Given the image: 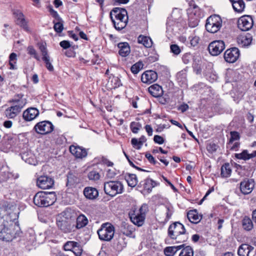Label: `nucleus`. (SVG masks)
<instances>
[{
	"instance_id": "nucleus-1",
	"label": "nucleus",
	"mask_w": 256,
	"mask_h": 256,
	"mask_svg": "<svg viewBox=\"0 0 256 256\" xmlns=\"http://www.w3.org/2000/svg\"><path fill=\"white\" fill-rule=\"evenodd\" d=\"M110 18L114 28L118 30L124 28L128 22V12L126 9L114 8L110 12Z\"/></svg>"
},
{
	"instance_id": "nucleus-2",
	"label": "nucleus",
	"mask_w": 256,
	"mask_h": 256,
	"mask_svg": "<svg viewBox=\"0 0 256 256\" xmlns=\"http://www.w3.org/2000/svg\"><path fill=\"white\" fill-rule=\"evenodd\" d=\"M148 210L146 204H143L140 208H132L128 213L131 222L135 225L140 226L144 224L146 214Z\"/></svg>"
},
{
	"instance_id": "nucleus-3",
	"label": "nucleus",
	"mask_w": 256,
	"mask_h": 256,
	"mask_svg": "<svg viewBox=\"0 0 256 256\" xmlns=\"http://www.w3.org/2000/svg\"><path fill=\"white\" fill-rule=\"evenodd\" d=\"M56 197L54 192H40L36 194L33 201L39 207H47L52 205L56 201Z\"/></svg>"
},
{
	"instance_id": "nucleus-4",
	"label": "nucleus",
	"mask_w": 256,
	"mask_h": 256,
	"mask_svg": "<svg viewBox=\"0 0 256 256\" xmlns=\"http://www.w3.org/2000/svg\"><path fill=\"white\" fill-rule=\"evenodd\" d=\"M222 24V21L220 16L218 14H213L206 19V29L208 32L214 34L220 30Z\"/></svg>"
},
{
	"instance_id": "nucleus-5",
	"label": "nucleus",
	"mask_w": 256,
	"mask_h": 256,
	"mask_svg": "<svg viewBox=\"0 0 256 256\" xmlns=\"http://www.w3.org/2000/svg\"><path fill=\"white\" fill-rule=\"evenodd\" d=\"M105 193L111 196L122 194L124 191V186L120 181H109L104 183Z\"/></svg>"
},
{
	"instance_id": "nucleus-6",
	"label": "nucleus",
	"mask_w": 256,
	"mask_h": 256,
	"mask_svg": "<svg viewBox=\"0 0 256 256\" xmlns=\"http://www.w3.org/2000/svg\"><path fill=\"white\" fill-rule=\"evenodd\" d=\"M114 232V226L108 222L102 224L100 228L97 232L100 240L108 242L113 238Z\"/></svg>"
},
{
	"instance_id": "nucleus-7",
	"label": "nucleus",
	"mask_w": 256,
	"mask_h": 256,
	"mask_svg": "<svg viewBox=\"0 0 256 256\" xmlns=\"http://www.w3.org/2000/svg\"><path fill=\"white\" fill-rule=\"evenodd\" d=\"M54 129V126L50 122L44 120L38 122L33 130L38 134L46 135L52 132Z\"/></svg>"
},
{
	"instance_id": "nucleus-8",
	"label": "nucleus",
	"mask_w": 256,
	"mask_h": 256,
	"mask_svg": "<svg viewBox=\"0 0 256 256\" xmlns=\"http://www.w3.org/2000/svg\"><path fill=\"white\" fill-rule=\"evenodd\" d=\"M14 14L16 18V24L19 26L24 31L30 32L31 30L28 24V22L25 18L23 13L20 10H16L14 12Z\"/></svg>"
},
{
	"instance_id": "nucleus-9",
	"label": "nucleus",
	"mask_w": 256,
	"mask_h": 256,
	"mask_svg": "<svg viewBox=\"0 0 256 256\" xmlns=\"http://www.w3.org/2000/svg\"><path fill=\"white\" fill-rule=\"evenodd\" d=\"M225 48L224 41L218 40L210 42L208 46V50L212 56H216L220 54Z\"/></svg>"
},
{
	"instance_id": "nucleus-10",
	"label": "nucleus",
	"mask_w": 256,
	"mask_h": 256,
	"mask_svg": "<svg viewBox=\"0 0 256 256\" xmlns=\"http://www.w3.org/2000/svg\"><path fill=\"white\" fill-rule=\"evenodd\" d=\"M253 26V20L250 16H244L238 18V27L242 31H248Z\"/></svg>"
},
{
	"instance_id": "nucleus-11",
	"label": "nucleus",
	"mask_w": 256,
	"mask_h": 256,
	"mask_svg": "<svg viewBox=\"0 0 256 256\" xmlns=\"http://www.w3.org/2000/svg\"><path fill=\"white\" fill-rule=\"evenodd\" d=\"M255 182L253 179L245 178L240 183V192L244 195L250 194L254 190Z\"/></svg>"
},
{
	"instance_id": "nucleus-12",
	"label": "nucleus",
	"mask_w": 256,
	"mask_h": 256,
	"mask_svg": "<svg viewBox=\"0 0 256 256\" xmlns=\"http://www.w3.org/2000/svg\"><path fill=\"white\" fill-rule=\"evenodd\" d=\"M54 180L48 176H41L38 178L37 186L42 189H49L54 186Z\"/></svg>"
},
{
	"instance_id": "nucleus-13",
	"label": "nucleus",
	"mask_w": 256,
	"mask_h": 256,
	"mask_svg": "<svg viewBox=\"0 0 256 256\" xmlns=\"http://www.w3.org/2000/svg\"><path fill=\"white\" fill-rule=\"evenodd\" d=\"M0 212L4 211V214L2 216V214H0L2 216H4V219L8 220V215L10 214V213L15 208V204L14 201L6 200H3L0 202Z\"/></svg>"
},
{
	"instance_id": "nucleus-14",
	"label": "nucleus",
	"mask_w": 256,
	"mask_h": 256,
	"mask_svg": "<svg viewBox=\"0 0 256 256\" xmlns=\"http://www.w3.org/2000/svg\"><path fill=\"white\" fill-rule=\"evenodd\" d=\"M239 50L236 48H232L227 50L224 54L225 60L229 63L236 62L240 56Z\"/></svg>"
},
{
	"instance_id": "nucleus-15",
	"label": "nucleus",
	"mask_w": 256,
	"mask_h": 256,
	"mask_svg": "<svg viewBox=\"0 0 256 256\" xmlns=\"http://www.w3.org/2000/svg\"><path fill=\"white\" fill-rule=\"evenodd\" d=\"M70 151L72 155L78 158H85L88 154L86 149L78 146H70Z\"/></svg>"
},
{
	"instance_id": "nucleus-16",
	"label": "nucleus",
	"mask_w": 256,
	"mask_h": 256,
	"mask_svg": "<svg viewBox=\"0 0 256 256\" xmlns=\"http://www.w3.org/2000/svg\"><path fill=\"white\" fill-rule=\"evenodd\" d=\"M158 78L157 73L153 70H147L144 72L141 76V80L145 84H151Z\"/></svg>"
},
{
	"instance_id": "nucleus-17",
	"label": "nucleus",
	"mask_w": 256,
	"mask_h": 256,
	"mask_svg": "<svg viewBox=\"0 0 256 256\" xmlns=\"http://www.w3.org/2000/svg\"><path fill=\"white\" fill-rule=\"evenodd\" d=\"M39 110L35 108H29L23 112V118L27 122L35 119L39 115Z\"/></svg>"
},
{
	"instance_id": "nucleus-18",
	"label": "nucleus",
	"mask_w": 256,
	"mask_h": 256,
	"mask_svg": "<svg viewBox=\"0 0 256 256\" xmlns=\"http://www.w3.org/2000/svg\"><path fill=\"white\" fill-rule=\"evenodd\" d=\"M254 248L249 244H243L238 248V254L239 256H252Z\"/></svg>"
},
{
	"instance_id": "nucleus-19",
	"label": "nucleus",
	"mask_w": 256,
	"mask_h": 256,
	"mask_svg": "<svg viewBox=\"0 0 256 256\" xmlns=\"http://www.w3.org/2000/svg\"><path fill=\"white\" fill-rule=\"evenodd\" d=\"M156 185V183L154 181L150 178H146L140 182L139 186L142 188L144 192L150 193Z\"/></svg>"
},
{
	"instance_id": "nucleus-20",
	"label": "nucleus",
	"mask_w": 256,
	"mask_h": 256,
	"mask_svg": "<svg viewBox=\"0 0 256 256\" xmlns=\"http://www.w3.org/2000/svg\"><path fill=\"white\" fill-rule=\"evenodd\" d=\"M58 228L64 233H69L74 230V225L66 220H58L56 222Z\"/></svg>"
},
{
	"instance_id": "nucleus-21",
	"label": "nucleus",
	"mask_w": 256,
	"mask_h": 256,
	"mask_svg": "<svg viewBox=\"0 0 256 256\" xmlns=\"http://www.w3.org/2000/svg\"><path fill=\"white\" fill-rule=\"evenodd\" d=\"M187 217L190 222L196 224L200 221L202 216L199 214L196 210H192L188 212Z\"/></svg>"
},
{
	"instance_id": "nucleus-22",
	"label": "nucleus",
	"mask_w": 256,
	"mask_h": 256,
	"mask_svg": "<svg viewBox=\"0 0 256 256\" xmlns=\"http://www.w3.org/2000/svg\"><path fill=\"white\" fill-rule=\"evenodd\" d=\"M252 38L250 34H246L245 35H241L238 38L237 42L238 44L242 46L245 47L250 46L251 44Z\"/></svg>"
},
{
	"instance_id": "nucleus-23",
	"label": "nucleus",
	"mask_w": 256,
	"mask_h": 256,
	"mask_svg": "<svg viewBox=\"0 0 256 256\" xmlns=\"http://www.w3.org/2000/svg\"><path fill=\"white\" fill-rule=\"evenodd\" d=\"M187 14L199 19L204 16V12L196 4H194L192 7L190 8L188 10Z\"/></svg>"
},
{
	"instance_id": "nucleus-24",
	"label": "nucleus",
	"mask_w": 256,
	"mask_h": 256,
	"mask_svg": "<svg viewBox=\"0 0 256 256\" xmlns=\"http://www.w3.org/2000/svg\"><path fill=\"white\" fill-rule=\"evenodd\" d=\"M177 28H178V32L179 34H186L188 29L186 19H184L182 16H180L177 20Z\"/></svg>"
},
{
	"instance_id": "nucleus-25",
	"label": "nucleus",
	"mask_w": 256,
	"mask_h": 256,
	"mask_svg": "<svg viewBox=\"0 0 256 256\" xmlns=\"http://www.w3.org/2000/svg\"><path fill=\"white\" fill-rule=\"evenodd\" d=\"M126 238L123 235H119L114 242V246L118 251H121L126 246Z\"/></svg>"
},
{
	"instance_id": "nucleus-26",
	"label": "nucleus",
	"mask_w": 256,
	"mask_h": 256,
	"mask_svg": "<svg viewBox=\"0 0 256 256\" xmlns=\"http://www.w3.org/2000/svg\"><path fill=\"white\" fill-rule=\"evenodd\" d=\"M148 90L149 92L154 97H160L163 94V90L161 86L158 84H154L150 86Z\"/></svg>"
},
{
	"instance_id": "nucleus-27",
	"label": "nucleus",
	"mask_w": 256,
	"mask_h": 256,
	"mask_svg": "<svg viewBox=\"0 0 256 256\" xmlns=\"http://www.w3.org/2000/svg\"><path fill=\"white\" fill-rule=\"evenodd\" d=\"M118 46L119 48L118 53L120 56L126 57L130 54V49L128 42H120L118 44Z\"/></svg>"
},
{
	"instance_id": "nucleus-28",
	"label": "nucleus",
	"mask_w": 256,
	"mask_h": 256,
	"mask_svg": "<svg viewBox=\"0 0 256 256\" xmlns=\"http://www.w3.org/2000/svg\"><path fill=\"white\" fill-rule=\"evenodd\" d=\"M22 158L26 163L36 165L37 163L34 156L30 152H25L21 154Z\"/></svg>"
},
{
	"instance_id": "nucleus-29",
	"label": "nucleus",
	"mask_w": 256,
	"mask_h": 256,
	"mask_svg": "<svg viewBox=\"0 0 256 256\" xmlns=\"http://www.w3.org/2000/svg\"><path fill=\"white\" fill-rule=\"evenodd\" d=\"M84 194L87 198L94 200L98 197V192L96 188L86 187L84 190Z\"/></svg>"
},
{
	"instance_id": "nucleus-30",
	"label": "nucleus",
	"mask_w": 256,
	"mask_h": 256,
	"mask_svg": "<svg viewBox=\"0 0 256 256\" xmlns=\"http://www.w3.org/2000/svg\"><path fill=\"white\" fill-rule=\"evenodd\" d=\"M138 44H142L144 47L147 48H151L153 44L152 41L150 36L142 34H140L138 36Z\"/></svg>"
},
{
	"instance_id": "nucleus-31",
	"label": "nucleus",
	"mask_w": 256,
	"mask_h": 256,
	"mask_svg": "<svg viewBox=\"0 0 256 256\" xmlns=\"http://www.w3.org/2000/svg\"><path fill=\"white\" fill-rule=\"evenodd\" d=\"M21 110L16 107L14 105H12L10 108H8L5 111L6 116L9 118H14Z\"/></svg>"
},
{
	"instance_id": "nucleus-32",
	"label": "nucleus",
	"mask_w": 256,
	"mask_h": 256,
	"mask_svg": "<svg viewBox=\"0 0 256 256\" xmlns=\"http://www.w3.org/2000/svg\"><path fill=\"white\" fill-rule=\"evenodd\" d=\"M220 175L222 178H228L232 173V168L229 163H225L221 167Z\"/></svg>"
},
{
	"instance_id": "nucleus-33",
	"label": "nucleus",
	"mask_w": 256,
	"mask_h": 256,
	"mask_svg": "<svg viewBox=\"0 0 256 256\" xmlns=\"http://www.w3.org/2000/svg\"><path fill=\"white\" fill-rule=\"evenodd\" d=\"M88 224L87 218L84 214H80L76 218V228L80 229L84 227Z\"/></svg>"
},
{
	"instance_id": "nucleus-34",
	"label": "nucleus",
	"mask_w": 256,
	"mask_h": 256,
	"mask_svg": "<svg viewBox=\"0 0 256 256\" xmlns=\"http://www.w3.org/2000/svg\"><path fill=\"white\" fill-rule=\"evenodd\" d=\"M56 14L58 18L53 22L54 24V28L56 32L60 33L64 29L63 21L58 17L56 12Z\"/></svg>"
},
{
	"instance_id": "nucleus-35",
	"label": "nucleus",
	"mask_w": 256,
	"mask_h": 256,
	"mask_svg": "<svg viewBox=\"0 0 256 256\" xmlns=\"http://www.w3.org/2000/svg\"><path fill=\"white\" fill-rule=\"evenodd\" d=\"M12 105L18 108L19 110H22V108L26 104V99L23 98L22 96L18 98H15L12 100Z\"/></svg>"
},
{
	"instance_id": "nucleus-36",
	"label": "nucleus",
	"mask_w": 256,
	"mask_h": 256,
	"mask_svg": "<svg viewBox=\"0 0 256 256\" xmlns=\"http://www.w3.org/2000/svg\"><path fill=\"white\" fill-rule=\"evenodd\" d=\"M242 226L244 230L247 231L252 230L254 228V224L252 220L248 216H244L242 220Z\"/></svg>"
},
{
	"instance_id": "nucleus-37",
	"label": "nucleus",
	"mask_w": 256,
	"mask_h": 256,
	"mask_svg": "<svg viewBox=\"0 0 256 256\" xmlns=\"http://www.w3.org/2000/svg\"><path fill=\"white\" fill-rule=\"evenodd\" d=\"M128 186L134 187L138 184V180L135 174H129L126 177Z\"/></svg>"
},
{
	"instance_id": "nucleus-38",
	"label": "nucleus",
	"mask_w": 256,
	"mask_h": 256,
	"mask_svg": "<svg viewBox=\"0 0 256 256\" xmlns=\"http://www.w3.org/2000/svg\"><path fill=\"white\" fill-rule=\"evenodd\" d=\"M232 5L234 11L238 12H243L245 8V4L242 0L232 4Z\"/></svg>"
},
{
	"instance_id": "nucleus-39",
	"label": "nucleus",
	"mask_w": 256,
	"mask_h": 256,
	"mask_svg": "<svg viewBox=\"0 0 256 256\" xmlns=\"http://www.w3.org/2000/svg\"><path fill=\"white\" fill-rule=\"evenodd\" d=\"M42 60L45 63L46 66L49 71L52 72L54 70V68L51 63L50 58L49 55L42 56Z\"/></svg>"
},
{
	"instance_id": "nucleus-40",
	"label": "nucleus",
	"mask_w": 256,
	"mask_h": 256,
	"mask_svg": "<svg viewBox=\"0 0 256 256\" xmlns=\"http://www.w3.org/2000/svg\"><path fill=\"white\" fill-rule=\"evenodd\" d=\"M188 25L190 27L195 28L198 26L200 19L196 17L188 14Z\"/></svg>"
},
{
	"instance_id": "nucleus-41",
	"label": "nucleus",
	"mask_w": 256,
	"mask_h": 256,
	"mask_svg": "<svg viewBox=\"0 0 256 256\" xmlns=\"http://www.w3.org/2000/svg\"><path fill=\"white\" fill-rule=\"evenodd\" d=\"M230 137L228 144V146L232 145L234 141L238 140L240 138L239 133L236 131L230 132Z\"/></svg>"
},
{
	"instance_id": "nucleus-42",
	"label": "nucleus",
	"mask_w": 256,
	"mask_h": 256,
	"mask_svg": "<svg viewBox=\"0 0 256 256\" xmlns=\"http://www.w3.org/2000/svg\"><path fill=\"white\" fill-rule=\"evenodd\" d=\"M194 252L192 248L190 246L184 248L180 252L179 256H193Z\"/></svg>"
},
{
	"instance_id": "nucleus-43",
	"label": "nucleus",
	"mask_w": 256,
	"mask_h": 256,
	"mask_svg": "<svg viewBox=\"0 0 256 256\" xmlns=\"http://www.w3.org/2000/svg\"><path fill=\"white\" fill-rule=\"evenodd\" d=\"M144 64L142 62H138L131 67V71L134 74H137L143 68Z\"/></svg>"
},
{
	"instance_id": "nucleus-44",
	"label": "nucleus",
	"mask_w": 256,
	"mask_h": 256,
	"mask_svg": "<svg viewBox=\"0 0 256 256\" xmlns=\"http://www.w3.org/2000/svg\"><path fill=\"white\" fill-rule=\"evenodd\" d=\"M38 48L41 52L42 56H44L48 55V51L46 48V43L44 42H40L38 44Z\"/></svg>"
},
{
	"instance_id": "nucleus-45",
	"label": "nucleus",
	"mask_w": 256,
	"mask_h": 256,
	"mask_svg": "<svg viewBox=\"0 0 256 256\" xmlns=\"http://www.w3.org/2000/svg\"><path fill=\"white\" fill-rule=\"evenodd\" d=\"M235 157L240 160H250L249 154L248 150H244L242 152L235 154Z\"/></svg>"
},
{
	"instance_id": "nucleus-46",
	"label": "nucleus",
	"mask_w": 256,
	"mask_h": 256,
	"mask_svg": "<svg viewBox=\"0 0 256 256\" xmlns=\"http://www.w3.org/2000/svg\"><path fill=\"white\" fill-rule=\"evenodd\" d=\"M141 128L142 125L139 122H133L130 123V128L134 134H137Z\"/></svg>"
},
{
	"instance_id": "nucleus-47",
	"label": "nucleus",
	"mask_w": 256,
	"mask_h": 256,
	"mask_svg": "<svg viewBox=\"0 0 256 256\" xmlns=\"http://www.w3.org/2000/svg\"><path fill=\"white\" fill-rule=\"evenodd\" d=\"M77 242L74 241H68L64 245V249L65 250L72 251L75 246Z\"/></svg>"
},
{
	"instance_id": "nucleus-48",
	"label": "nucleus",
	"mask_w": 256,
	"mask_h": 256,
	"mask_svg": "<svg viewBox=\"0 0 256 256\" xmlns=\"http://www.w3.org/2000/svg\"><path fill=\"white\" fill-rule=\"evenodd\" d=\"M176 252V246H168L164 250V253L166 256H172Z\"/></svg>"
},
{
	"instance_id": "nucleus-49",
	"label": "nucleus",
	"mask_w": 256,
	"mask_h": 256,
	"mask_svg": "<svg viewBox=\"0 0 256 256\" xmlns=\"http://www.w3.org/2000/svg\"><path fill=\"white\" fill-rule=\"evenodd\" d=\"M88 178L90 180H97L100 179V175L99 173L96 170H92L88 174Z\"/></svg>"
},
{
	"instance_id": "nucleus-50",
	"label": "nucleus",
	"mask_w": 256,
	"mask_h": 256,
	"mask_svg": "<svg viewBox=\"0 0 256 256\" xmlns=\"http://www.w3.org/2000/svg\"><path fill=\"white\" fill-rule=\"evenodd\" d=\"M27 50L29 54L32 56L36 60H40V57L38 56L36 50L32 46H28Z\"/></svg>"
},
{
	"instance_id": "nucleus-51",
	"label": "nucleus",
	"mask_w": 256,
	"mask_h": 256,
	"mask_svg": "<svg viewBox=\"0 0 256 256\" xmlns=\"http://www.w3.org/2000/svg\"><path fill=\"white\" fill-rule=\"evenodd\" d=\"M176 228V222L172 224L168 228V234L172 238H174V230Z\"/></svg>"
},
{
	"instance_id": "nucleus-52",
	"label": "nucleus",
	"mask_w": 256,
	"mask_h": 256,
	"mask_svg": "<svg viewBox=\"0 0 256 256\" xmlns=\"http://www.w3.org/2000/svg\"><path fill=\"white\" fill-rule=\"evenodd\" d=\"M218 146L214 142H210L206 146L207 150L210 153H214L216 152L218 148Z\"/></svg>"
},
{
	"instance_id": "nucleus-53",
	"label": "nucleus",
	"mask_w": 256,
	"mask_h": 256,
	"mask_svg": "<svg viewBox=\"0 0 256 256\" xmlns=\"http://www.w3.org/2000/svg\"><path fill=\"white\" fill-rule=\"evenodd\" d=\"M82 250L80 246V244L77 242V244L75 246L72 252L76 255V256H80L82 253Z\"/></svg>"
},
{
	"instance_id": "nucleus-54",
	"label": "nucleus",
	"mask_w": 256,
	"mask_h": 256,
	"mask_svg": "<svg viewBox=\"0 0 256 256\" xmlns=\"http://www.w3.org/2000/svg\"><path fill=\"white\" fill-rule=\"evenodd\" d=\"M131 144L134 148L138 150H140L142 146V145H140V140L136 138L132 139Z\"/></svg>"
},
{
	"instance_id": "nucleus-55",
	"label": "nucleus",
	"mask_w": 256,
	"mask_h": 256,
	"mask_svg": "<svg viewBox=\"0 0 256 256\" xmlns=\"http://www.w3.org/2000/svg\"><path fill=\"white\" fill-rule=\"evenodd\" d=\"M177 232L180 234H184L186 233V230L183 224L177 222Z\"/></svg>"
},
{
	"instance_id": "nucleus-56",
	"label": "nucleus",
	"mask_w": 256,
	"mask_h": 256,
	"mask_svg": "<svg viewBox=\"0 0 256 256\" xmlns=\"http://www.w3.org/2000/svg\"><path fill=\"white\" fill-rule=\"evenodd\" d=\"M146 157L148 160L152 164H158V162L155 160L154 156L151 155L150 153L146 152L145 154Z\"/></svg>"
},
{
	"instance_id": "nucleus-57",
	"label": "nucleus",
	"mask_w": 256,
	"mask_h": 256,
	"mask_svg": "<svg viewBox=\"0 0 256 256\" xmlns=\"http://www.w3.org/2000/svg\"><path fill=\"white\" fill-rule=\"evenodd\" d=\"M112 82L114 83L113 87L114 88H118L122 85L120 80L118 77H114L112 79Z\"/></svg>"
},
{
	"instance_id": "nucleus-58",
	"label": "nucleus",
	"mask_w": 256,
	"mask_h": 256,
	"mask_svg": "<svg viewBox=\"0 0 256 256\" xmlns=\"http://www.w3.org/2000/svg\"><path fill=\"white\" fill-rule=\"evenodd\" d=\"M154 140L156 143H157L159 144H162L164 141V138L158 135H156L154 136Z\"/></svg>"
},
{
	"instance_id": "nucleus-59",
	"label": "nucleus",
	"mask_w": 256,
	"mask_h": 256,
	"mask_svg": "<svg viewBox=\"0 0 256 256\" xmlns=\"http://www.w3.org/2000/svg\"><path fill=\"white\" fill-rule=\"evenodd\" d=\"M101 161L103 164H106L108 166H114V163L105 157H102Z\"/></svg>"
},
{
	"instance_id": "nucleus-60",
	"label": "nucleus",
	"mask_w": 256,
	"mask_h": 256,
	"mask_svg": "<svg viewBox=\"0 0 256 256\" xmlns=\"http://www.w3.org/2000/svg\"><path fill=\"white\" fill-rule=\"evenodd\" d=\"M60 45L64 49H67L70 46V44L68 41L62 40L60 42Z\"/></svg>"
},
{
	"instance_id": "nucleus-61",
	"label": "nucleus",
	"mask_w": 256,
	"mask_h": 256,
	"mask_svg": "<svg viewBox=\"0 0 256 256\" xmlns=\"http://www.w3.org/2000/svg\"><path fill=\"white\" fill-rule=\"evenodd\" d=\"M116 174L115 173L114 170H112L110 169H108L106 171V176L108 178H114Z\"/></svg>"
},
{
	"instance_id": "nucleus-62",
	"label": "nucleus",
	"mask_w": 256,
	"mask_h": 256,
	"mask_svg": "<svg viewBox=\"0 0 256 256\" xmlns=\"http://www.w3.org/2000/svg\"><path fill=\"white\" fill-rule=\"evenodd\" d=\"M200 38L198 36H194L190 40V44L192 46H196L198 43Z\"/></svg>"
},
{
	"instance_id": "nucleus-63",
	"label": "nucleus",
	"mask_w": 256,
	"mask_h": 256,
	"mask_svg": "<svg viewBox=\"0 0 256 256\" xmlns=\"http://www.w3.org/2000/svg\"><path fill=\"white\" fill-rule=\"evenodd\" d=\"M232 145L228 146L230 150H237L240 146V143L239 142H236L234 144L232 143Z\"/></svg>"
},
{
	"instance_id": "nucleus-64",
	"label": "nucleus",
	"mask_w": 256,
	"mask_h": 256,
	"mask_svg": "<svg viewBox=\"0 0 256 256\" xmlns=\"http://www.w3.org/2000/svg\"><path fill=\"white\" fill-rule=\"evenodd\" d=\"M129 227L128 226L127 228H124L122 230L123 236L125 235L128 236H130L132 234V231L131 230H128Z\"/></svg>"
}]
</instances>
